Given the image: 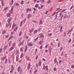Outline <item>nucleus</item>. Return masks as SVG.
<instances>
[{"label": "nucleus", "instance_id": "nucleus-9", "mask_svg": "<svg viewBox=\"0 0 74 74\" xmlns=\"http://www.w3.org/2000/svg\"><path fill=\"white\" fill-rule=\"evenodd\" d=\"M23 56V53H22L21 54V56H20V58H22Z\"/></svg>", "mask_w": 74, "mask_h": 74}, {"label": "nucleus", "instance_id": "nucleus-6", "mask_svg": "<svg viewBox=\"0 0 74 74\" xmlns=\"http://www.w3.org/2000/svg\"><path fill=\"white\" fill-rule=\"evenodd\" d=\"M39 6V4H36L35 6V7H36V8H38V7Z\"/></svg>", "mask_w": 74, "mask_h": 74}, {"label": "nucleus", "instance_id": "nucleus-47", "mask_svg": "<svg viewBox=\"0 0 74 74\" xmlns=\"http://www.w3.org/2000/svg\"><path fill=\"white\" fill-rule=\"evenodd\" d=\"M40 49H41L42 48V46H40Z\"/></svg>", "mask_w": 74, "mask_h": 74}, {"label": "nucleus", "instance_id": "nucleus-25", "mask_svg": "<svg viewBox=\"0 0 74 74\" xmlns=\"http://www.w3.org/2000/svg\"><path fill=\"white\" fill-rule=\"evenodd\" d=\"M29 11V8H28L27 9V13H28V12Z\"/></svg>", "mask_w": 74, "mask_h": 74}, {"label": "nucleus", "instance_id": "nucleus-32", "mask_svg": "<svg viewBox=\"0 0 74 74\" xmlns=\"http://www.w3.org/2000/svg\"><path fill=\"white\" fill-rule=\"evenodd\" d=\"M40 37H44V36L43 35H42L40 36Z\"/></svg>", "mask_w": 74, "mask_h": 74}, {"label": "nucleus", "instance_id": "nucleus-5", "mask_svg": "<svg viewBox=\"0 0 74 74\" xmlns=\"http://www.w3.org/2000/svg\"><path fill=\"white\" fill-rule=\"evenodd\" d=\"M41 61H39V67L41 66Z\"/></svg>", "mask_w": 74, "mask_h": 74}, {"label": "nucleus", "instance_id": "nucleus-35", "mask_svg": "<svg viewBox=\"0 0 74 74\" xmlns=\"http://www.w3.org/2000/svg\"><path fill=\"white\" fill-rule=\"evenodd\" d=\"M16 61H18V58L17 56L16 57Z\"/></svg>", "mask_w": 74, "mask_h": 74}, {"label": "nucleus", "instance_id": "nucleus-10", "mask_svg": "<svg viewBox=\"0 0 74 74\" xmlns=\"http://www.w3.org/2000/svg\"><path fill=\"white\" fill-rule=\"evenodd\" d=\"M16 26V25H15V24H13L12 27V28L13 29L14 28V27H15V26Z\"/></svg>", "mask_w": 74, "mask_h": 74}, {"label": "nucleus", "instance_id": "nucleus-50", "mask_svg": "<svg viewBox=\"0 0 74 74\" xmlns=\"http://www.w3.org/2000/svg\"><path fill=\"white\" fill-rule=\"evenodd\" d=\"M55 12H54L52 14V16H53V15H55Z\"/></svg>", "mask_w": 74, "mask_h": 74}, {"label": "nucleus", "instance_id": "nucleus-18", "mask_svg": "<svg viewBox=\"0 0 74 74\" xmlns=\"http://www.w3.org/2000/svg\"><path fill=\"white\" fill-rule=\"evenodd\" d=\"M7 46H6L5 47H4L3 48L4 50H5L7 49Z\"/></svg>", "mask_w": 74, "mask_h": 74}, {"label": "nucleus", "instance_id": "nucleus-48", "mask_svg": "<svg viewBox=\"0 0 74 74\" xmlns=\"http://www.w3.org/2000/svg\"><path fill=\"white\" fill-rule=\"evenodd\" d=\"M32 16V15H31L30 14H29L28 15V17H29H29H30V16Z\"/></svg>", "mask_w": 74, "mask_h": 74}, {"label": "nucleus", "instance_id": "nucleus-1", "mask_svg": "<svg viewBox=\"0 0 74 74\" xmlns=\"http://www.w3.org/2000/svg\"><path fill=\"white\" fill-rule=\"evenodd\" d=\"M14 49V47H11L9 49V51H12V50L13 49Z\"/></svg>", "mask_w": 74, "mask_h": 74}, {"label": "nucleus", "instance_id": "nucleus-3", "mask_svg": "<svg viewBox=\"0 0 74 74\" xmlns=\"http://www.w3.org/2000/svg\"><path fill=\"white\" fill-rule=\"evenodd\" d=\"M11 21V18H9L8 19V23H9V24H10V22Z\"/></svg>", "mask_w": 74, "mask_h": 74}, {"label": "nucleus", "instance_id": "nucleus-42", "mask_svg": "<svg viewBox=\"0 0 74 74\" xmlns=\"http://www.w3.org/2000/svg\"><path fill=\"white\" fill-rule=\"evenodd\" d=\"M9 12L11 14H12V13H13V12H12V10L10 11Z\"/></svg>", "mask_w": 74, "mask_h": 74}, {"label": "nucleus", "instance_id": "nucleus-23", "mask_svg": "<svg viewBox=\"0 0 74 74\" xmlns=\"http://www.w3.org/2000/svg\"><path fill=\"white\" fill-rule=\"evenodd\" d=\"M37 30H35L34 31V34H35V33H37Z\"/></svg>", "mask_w": 74, "mask_h": 74}, {"label": "nucleus", "instance_id": "nucleus-36", "mask_svg": "<svg viewBox=\"0 0 74 74\" xmlns=\"http://www.w3.org/2000/svg\"><path fill=\"white\" fill-rule=\"evenodd\" d=\"M21 34H22V32L21 31L20 33L19 34V36H21Z\"/></svg>", "mask_w": 74, "mask_h": 74}, {"label": "nucleus", "instance_id": "nucleus-45", "mask_svg": "<svg viewBox=\"0 0 74 74\" xmlns=\"http://www.w3.org/2000/svg\"><path fill=\"white\" fill-rule=\"evenodd\" d=\"M38 9H39V10H41L42 9V8H41V7H39L38 8Z\"/></svg>", "mask_w": 74, "mask_h": 74}, {"label": "nucleus", "instance_id": "nucleus-15", "mask_svg": "<svg viewBox=\"0 0 74 74\" xmlns=\"http://www.w3.org/2000/svg\"><path fill=\"white\" fill-rule=\"evenodd\" d=\"M22 23H23V22L22 21H21L20 22V27H21L22 25Z\"/></svg>", "mask_w": 74, "mask_h": 74}, {"label": "nucleus", "instance_id": "nucleus-60", "mask_svg": "<svg viewBox=\"0 0 74 74\" xmlns=\"http://www.w3.org/2000/svg\"><path fill=\"white\" fill-rule=\"evenodd\" d=\"M54 71H56V68H54Z\"/></svg>", "mask_w": 74, "mask_h": 74}, {"label": "nucleus", "instance_id": "nucleus-7", "mask_svg": "<svg viewBox=\"0 0 74 74\" xmlns=\"http://www.w3.org/2000/svg\"><path fill=\"white\" fill-rule=\"evenodd\" d=\"M34 30V29L33 28H32L31 30L29 31L30 33H32L33 32V31Z\"/></svg>", "mask_w": 74, "mask_h": 74}, {"label": "nucleus", "instance_id": "nucleus-38", "mask_svg": "<svg viewBox=\"0 0 74 74\" xmlns=\"http://www.w3.org/2000/svg\"><path fill=\"white\" fill-rule=\"evenodd\" d=\"M27 60L28 61H30V59H29V58H27Z\"/></svg>", "mask_w": 74, "mask_h": 74}, {"label": "nucleus", "instance_id": "nucleus-33", "mask_svg": "<svg viewBox=\"0 0 74 74\" xmlns=\"http://www.w3.org/2000/svg\"><path fill=\"white\" fill-rule=\"evenodd\" d=\"M39 44H40V45H42V42L41 41H40L39 42Z\"/></svg>", "mask_w": 74, "mask_h": 74}, {"label": "nucleus", "instance_id": "nucleus-41", "mask_svg": "<svg viewBox=\"0 0 74 74\" xmlns=\"http://www.w3.org/2000/svg\"><path fill=\"white\" fill-rule=\"evenodd\" d=\"M66 9L64 10H62L61 11V12H64V11H66Z\"/></svg>", "mask_w": 74, "mask_h": 74}, {"label": "nucleus", "instance_id": "nucleus-21", "mask_svg": "<svg viewBox=\"0 0 74 74\" xmlns=\"http://www.w3.org/2000/svg\"><path fill=\"white\" fill-rule=\"evenodd\" d=\"M32 45H33V44H32V43H31V44H28V46L29 47H30L31 46H32Z\"/></svg>", "mask_w": 74, "mask_h": 74}, {"label": "nucleus", "instance_id": "nucleus-22", "mask_svg": "<svg viewBox=\"0 0 74 74\" xmlns=\"http://www.w3.org/2000/svg\"><path fill=\"white\" fill-rule=\"evenodd\" d=\"M11 41H10L9 42V47H10V46H11Z\"/></svg>", "mask_w": 74, "mask_h": 74}, {"label": "nucleus", "instance_id": "nucleus-40", "mask_svg": "<svg viewBox=\"0 0 74 74\" xmlns=\"http://www.w3.org/2000/svg\"><path fill=\"white\" fill-rule=\"evenodd\" d=\"M23 2H24L23 1H22L21 3V4H23Z\"/></svg>", "mask_w": 74, "mask_h": 74}, {"label": "nucleus", "instance_id": "nucleus-62", "mask_svg": "<svg viewBox=\"0 0 74 74\" xmlns=\"http://www.w3.org/2000/svg\"><path fill=\"white\" fill-rule=\"evenodd\" d=\"M28 38H29V36H27L26 37V38L27 39H28Z\"/></svg>", "mask_w": 74, "mask_h": 74}, {"label": "nucleus", "instance_id": "nucleus-11", "mask_svg": "<svg viewBox=\"0 0 74 74\" xmlns=\"http://www.w3.org/2000/svg\"><path fill=\"white\" fill-rule=\"evenodd\" d=\"M54 62L55 63H58V62L57 61V60H56V59L55 58L54 60Z\"/></svg>", "mask_w": 74, "mask_h": 74}, {"label": "nucleus", "instance_id": "nucleus-44", "mask_svg": "<svg viewBox=\"0 0 74 74\" xmlns=\"http://www.w3.org/2000/svg\"><path fill=\"white\" fill-rule=\"evenodd\" d=\"M73 5L71 8L70 9V10H72V9H73Z\"/></svg>", "mask_w": 74, "mask_h": 74}, {"label": "nucleus", "instance_id": "nucleus-24", "mask_svg": "<svg viewBox=\"0 0 74 74\" xmlns=\"http://www.w3.org/2000/svg\"><path fill=\"white\" fill-rule=\"evenodd\" d=\"M6 58H7V57L6 56H5L3 57L2 58V59H3L4 60V59H5Z\"/></svg>", "mask_w": 74, "mask_h": 74}, {"label": "nucleus", "instance_id": "nucleus-57", "mask_svg": "<svg viewBox=\"0 0 74 74\" xmlns=\"http://www.w3.org/2000/svg\"><path fill=\"white\" fill-rule=\"evenodd\" d=\"M43 7H44V5H42L41 6V8H43Z\"/></svg>", "mask_w": 74, "mask_h": 74}, {"label": "nucleus", "instance_id": "nucleus-52", "mask_svg": "<svg viewBox=\"0 0 74 74\" xmlns=\"http://www.w3.org/2000/svg\"><path fill=\"white\" fill-rule=\"evenodd\" d=\"M20 50L21 52H23V50L22 49V48H21Z\"/></svg>", "mask_w": 74, "mask_h": 74}, {"label": "nucleus", "instance_id": "nucleus-39", "mask_svg": "<svg viewBox=\"0 0 74 74\" xmlns=\"http://www.w3.org/2000/svg\"><path fill=\"white\" fill-rule=\"evenodd\" d=\"M7 9H8V7H6L5 8L4 10L6 11V10H7Z\"/></svg>", "mask_w": 74, "mask_h": 74}, {"label": "nucleus", "instance_id": "nucleus-8", "mask_svg": "<svg viewBox=\"0 0 74 74\" xmlns=\"http://www.w3.org/2000/svg\"><path fill=\"white\" fill-rule=\"evenodd\" d=\"M1 2L2 6H4V2H3V0H1Z\"/></svg>", "mask_w": 74, "mask_h": 74}, {"label": "nucleus", "instance_id": "nucleus-31", "mask_svg": "<svg viewBox=\"0 0 74 74\" xmlns=\"http://www.w3.org/2000/svg\"><path fill=\"white\" fill-rule=\"evenodd\" d=\"M6 32L5 31H3V32H2V34H4Z\"/></svg>", "mask_w": 74, "mask_h": 74}, {"label": "nucleus", "instance_id": "nucleus-20", "mask_svg": "<svg viewBox=\"0 0 74 74\" xmlns=\"http://www.w3.org/2000/svg\"><path fill=\"white\" fill-rule=\"evenodd\" d=\"M13 36H11L8 39V41H9L10 40H11V38H12L13 37Z\"/></svg>", "mask_w": 74, "mask_h": 74}, {"label": "nucleus", "instance_id": "nucleus-59", "mask_svg": "<svg viewBox=\"0 0 74 74\" xmlns=\"http://www.w3.org/2000/svg\"><path fill=\"white\" fill-rule=\"evenodd\" d=\"M38 64H36V66L37 67V69H38Z\"/></svg>", "mask_w": 74, "mask_h": 74}, {"label": "nucleus", "instance_id": "nucleus-12", "mask_svg": "<svg viewBox=\"0 0 74 74\" xmlns=\"http://www.w3.org/2000/svg\"><path fill=\"white\" fill-rule=\"evenodd\" d=\"M48 65H47L46 66V69L47 71H48Z\"/></svg>", "mask_w": 74, "mask_h": 74}, {"label": "nucleus", "instance_id": "nucleus-55", "mask_svg": "<svg viewBox=\"0 0 74 74\" xmlns=\"http://www.w3.org/2000/svg\"><path fill=\"white\" fill-rule=\"evenodd\" d=\"M62 49H63V47H62L60 48V51H62Z\"/></svg>", "mask_w": 74, "mask_h": 74}, {"label": "nucleus", "instance_id": "nucleus-34", "mask_svg": "<svg viewBox=\"0 0 74 74\" xmlns=\"http://www.w3.org/2000/svg\"><path fill=\"white\" fill-rule=\"evenodd\" d=\"M38 38V37L37 38H36V39H34L35 41H36V40H37Z\"/></svg>", "mask_w": 74, "mask_h": 74}, {"label": "nucleus", "instance_id": "nucleus-2", "mask_svg": "<svg viewBox=\"0 0 74 74\" xmlns=\"http://www.w3.org/2000/svg\"><path fill=\"white\" fill-rule=\"evenodd\" d=\"M30 66H31L30 63H29L28 64V65L27 66V69L28 70H29V69H30Z\"/></svg>", "mask_w": 74, "mask_h": 74}, {"label": "nucleus", "instance_id": "nucleus-53", "mask_svg": "<svg viewBox=\"0 0 74 74\" xmlns=\"http://www.w3.org/2000/svg\"><path fill=\"white\" fill-rule=\"evenodd\" d=\"M51 2V0H49L48 2H47V3H49Z\"/></svg>", "mask_w": 74, "mask_h": 74}, {"label": "nucleus", "instance_id": "nucleus-61", "mask_svg": "<svg viewBox=\"0 0 74 74\" xmlns=\"http://www.w3.org/2000/svg\"><path fill=\"white\" fill-rule=\"evenodd\" d=\"M42 59L43 61H44L45 62V59L44 58H42Z\"/></svg>", "mask_w": 74, "mask_h": 74}, {"label": "nucleus", "instance_id": "nucleus-14", "mask_svg": "<svg viewBox=\"0 0 74 74\" xmlns=\"http://www.w3.org/2000/svg\"><path fill=\"white\" fill-rule=\"evenodd\" d=\"M40 22L39 23V25H41V24L42 23V21L41 20H40Z\"/></svg>", "mask_w": 74, "mask_h": 74}, {"label": "nucleus", "instance_id": "nucleus-29", "mask_svg": "<svg viewBox=\"0 0 74 74\" xmlns=\"http://www.w3.org/2000/svg\"><path fill=\"white\" fill-rule=\"evenodd\" d=\"M71 39H70L68 42L69 43H70V42H71Z\"/></svg>", "mask_w": 74, "mask_h": 74}, {"label": "nucleus", "instance_id": "nucleus-26", "mask_svg": "<svg viewBox=\"0 0 74 74\" xmlns=\"http://www.w3.org/2000/svg\"><path fill=\"white\" fill-rule=\"evenodd\" d=\"M13 9H14V6H12L11 9V11H13Z\"/></svg>", "mask_w": 74, "mask_h": 74}, {"label": "nucleus", "instance_id": "nucleus-16", "mask_svg": "<svg viewBox=\"0 0 74 74\" xmlns=\"http://www.w3.org/2000/svg\"><path fill=\"white\" fill-rule=\"evenodd\" d=\"M7 60H8L7 59H6L5 62V64H6V63H7Z\"/></svg>", "mask_w": 74, "mask_h": 74}, {"label": "nucleus", "instance_id": "nucleus-4", "mask_svg": "<svg viewBox=\"0 0 74 74\" xmlns=\"http://www.w3.org/2000/svg\"><path fill=\"white\" fill-rule=\"evenodd\" d=\"M27 45H26L25 48V52H26L27 51Z\"/></svg>", "mask_w": 74, "mask_h": 74}, {"label": "nucleus", "instance_id": "nucleus-17", "mask_svg": "<svg viewBox=\"0 0 74 74\" xmlns=\"http://www.w3.org/2000/svg\"><path fill=\"white\" fill-rule=\"evenodd\" d=\"M18 29V27H16L15 29L14 30V32H15Z\"/></svg>", "mask_w": 74, "mask_h": 74}, {"label": "nucleus", "instance_id": "nucleus-27", "mask_svg": "<svg viewBox=\"0 0 74 74\" xmlns=\"http://www.w3.org/2000/svg\"><path fill=\"white\" fill-rule=\"evenodd\" d=\"M19 5V4L18 3H16L15 4L16 6H17L18 5Z\"/></svg>", "mask_w": 74, "mask_h": 74}, {"label": "nucleus", "instance_id": "nucleus-51", "mask_svg": "<svg viewBox=\"0 0 74 74\" xmlns=\"http://www.w3.org/2000/svg\"><path fill=\"white\" fill-rule=\"evenodd\" d=\"M58 47H60V43H58Z\"/></svg>", "mask_w": 74, "mask_h": 74}, {"label": "nucleus", "instance_id": "nucleus-54", "mask_svg": "<svg viewBox=\"0 0 74 74\" xmlns=\"http://www.w3.org/2000/svg\"><path fill=\"white\" fill-rule=\"evenodd\" d=\"M2 51V48H1L0 49V53H1V52Z\"/></svg>", "mask_w": 74, "mask_h": 74}, {"label": "nucleus", "instance_id": "nucleus-28", "mask_svg": "<svg viewBox=\"0 0 74 74\" xmlns=\"http://www.w3.org/2000/svg\"><path fill=\"white\" fill-rule=\"evenodd\" d=\"M14 67L13 66V65H12L11 67V70H14Z\"/></svg>", "mask_w": 74, "mask_h": 74}, {"label": "nucleus", "instance_id": "nucleus-13", "mask_svg": "<svg viewBox=\"0 0 74 74\" xmlns=\"http://www.w3.org/2000/svg\"><path fill=\"white\" fill-rule=\"evenodd\" d=\"M10 15L11 14L10 13H8L7 14V16L8 17H10Z\"/></svg>", "mask_w": 74, "mask_h": 74}, {"label": "nucleus", "instance_id": "nucleus-58", "mask_svg": "<svg viewBox=\"0 0 74 74\" xmlns=\"http://www.w3.org/2000/svg\"><path fill=\"white\" fill-rule=\"evenodd\" d=\"M12 4L14 3V0H12Z\"/></svg>", "mask_w": 74, "mask_h": 74}, {"label": "nucleus", "instance_id": "nucleus-49", "mask_svg": "<svg viewBox=\"0 0 74 74\" xmlns=\"http://www.w3.org/2000/svg\"><path fill=\"white\" fill-rule=\"evenodd\" d=\"M74 65H73L71 66V68L72 69H73V68H74Z\"/></svg>", "mask_w": 74, "mask_h": 74}, {"label": "nucleus", "instance_id": "nucleus-37", "mask_svg": "<svg viewBox=\"0 0 74 74\" xmlns=\"http://www.w3.org/2000/svg\"><path fill=\"white\" fill-rule=\"evenodd\" d=\"M48 35L49 36H52V34L51 33L49 34Z\"/></svg>", "mask_w": 74, "mask_h": 74}, {"label": "nucleus", "instance_id": "nucleus-56", "mask_svg": "<svg viewBox=\"0 0 74 74\" xmlns=\"http://www.w3.org/2000/svg\"><path fill=\"white\" fill-rule=\"evenodd\" d=\"M59 9H60V8H57L56 9V11H58V10H59Z\"/></svg>", "mask_w": 74, "mask_h": 74}, {"label": "nucleus", "instance_id": "nucleus-64", "mask_svg": "<svg viewBox=\"0 0 74 74\" xmlns=\"http://www.w3.org/2000/svg\"><path fill=\"white\" fill-rule=\"evenodd\" d=\"M48 11H47L45 13V14H47V13H48Z\"/></svg>", "mask_w": 74, "mask_h": 74}, {"label": "nucleus", "instance_id": "nucleus-46", "mask_svg": "<svg viewBox=\"0 0 74 74\" xmlns=\"http://www.w3.org/2000/svg\"><path fill=\"white\" fill-rule=\"evenodd\" d=\"M61 56H63V52H62L61 54Z\"/></svg>", "mask_w": 74, "mask_h": 74}, {"label": "nucleus", "instance_id": "nucleus-30", "mask_svg": "<svg viewBox=\"0 0 74 74\" xmlns=\"http://www.w3.org/2000/svg\"><path fill=\"white\" fill-rule=\"evenodd\" d=\"M37 70L36 69L35 70V71L34 72V74H36V73H37Z\"/></svg>", "mask_w": 74, "mask_h": 74}, {"label": "nucleus", "instance_id": "nucleus-19", "mask_svg": "<svg viewBox=\"0 0 74 74\" xmlns=\"http://www.w3.org/2000/svg\"><path fill=\"white\" fill-rule=\"evenodd\" d=\"M21 69V66H19L18 68V71H19L20 70V69Z\"/></svg>", "mask_w": 74, "mask_h": 74}, {"label": "nucleus", "instance_id": "nucleus-63", "mask_svg": "<svg viewBox=\"0 0 74 74\" xmlns=\"http://www.w3.org/2000/svg\"><path fill=\"white\" fill-rule=\"evenodd\" d=\"M9 36L8 35H7L6 36V38H8V37Z\"/></svg>", "mask_w": 74, "mask_h": 74}, {"label": "nucleus", "instance_id": "nucleus-43", "mask_svg": "<svg viewBox=\"0 0 74 74\" xmlns=\"http://www.w3.org/2000/svg\"><path fill=\"white\" fill-rule=\"evenodd\" d=\"M15 45V43H13L12 45V47L14 46Z\"/></svg>", "mask_w": 74, "mask_h": 74}]
</instances>
